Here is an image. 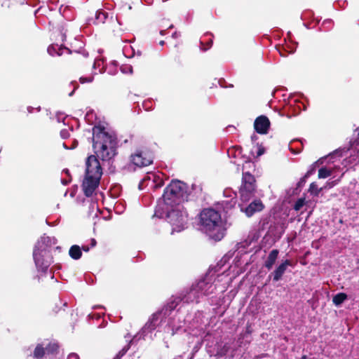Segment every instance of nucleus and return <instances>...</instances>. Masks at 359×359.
<instances>
[{"label":"nucleus","instance_id":"obj_1","mask_svg":"<svg viewBox=\"0 0 359 359\" xmlns=\"http://www.w3.org/2000/svg\"><path fill=\"white\" fill-rule=\"evenodd\" d=\"M187 193V185L180 180H172L165 188L163 198L158 201L154 217H165L172 226V231L180 232L185 229L187 213L180 203Z\"/></svg>","mask_w":359,"mask_h":359},{"label":"nucleus","instance_id":"obj_2","mask_svg":"<svg viewBox=\"0 0 359 359\" xmlns=\"http://www.w3.org/2000/svg\"><path fill=\"white\" fill-rule=\"evenodd\" d=\"M199 228L210 239L215 241H221L225 234L221 215L213 208H205L201 212Z\"/></svg>","mask_w":359,"mask_h":359},{"label":"nucleus","instance_id":"obj_3","mask_svg":"<svg viewBox=\"0 0 359 359\" xmlns=\"http://www.w3.org/2000/svg\"><path fill=\"white\" fill-rule=\"evenodd\" d=\"M57 243L55 237L43 236L36 243L33 250V259L39 272L46 273L51 263L53 257L50 254V248Z\"/></svg>","mask_w":359,"mask_h":359},{"label":"nucleus","instance_id":"obj_4","mask_svg":"<svg viewBox=\"0 0 359 359\" xmlns=\"http://www.w3.org/2000/svg\"><path fill=\"white\" fill-rule=\"evenodd\" d=\"M86 173L82 184L84 194L91 196L98 187L102 175V169L97 157L94 155L89 156L86 161Z\"/></svg>","mask_w":359,"mask_h":359},{"label":"nucleus","instance_id":"obj_5","mask_svg":"<svg viewBox=\"0 0 359 359\" xmlns=\"http://www.w3.org/2000/svg\"><path fill=\"white\" fill-rule=\"evenodd\" d=\"M93 149L102 161H109L116 154V138L103 130H94Z\"/></svg>","mask_w":359,"mask_h":359},{"label":"nucleus","instance_id":"obj_6","mask_svg":"<svg viewBox=\"0 0 359 359\" xmlns=\"http://www.w3.org/2000/svg\"><path fill=\"white\" fill-rule=\"evenodd\" d=\"M215 288L212 276L207 274L203 280L192 287L188 294L183 297L182 301L187 303L197 301L201 296L212 294Z\"/></svg>","mask_w":359,"mask_h":359},{"label":"nucleus","instance_id":"obj_7","mask_svg":"<svg viewBox=\"0 0 359 359\" xmlns=\"http://www.w3.org/2000/svg\"><path fill=\"white\" fill-rule=\"evenodd\" d=\"M255 180L253 175L249 172L243 175V183L240 189L241 199L243 202H248L253 196L255 189Z\"/></svg>","mask_w":359,"mask_h":359},{"label":"nucleus","instance_id":"obj_8","mask_svg":"<svg viewBox=\"0 0 359 359\" xmlns=\"http://www.w3.org/2000/svg\"><path fill=\"white\" fill-rule=\"evenodd\" d=\"M184 314L181 311H177L176 314L169 319L167 325L164 328L165 333L170 336H173L175 334L183 327L185 324V319Z\"/></svg>","mask_w":359,"mask_h":359},{"label":"nucleus","instance_id":"obj_9","mask_svg":"<svg viewBox=\"0 0 359 359\" xmlns=\"http://www.w3.org/2000/svg\"><path fill=\"white\" fill-rule=\"evenodd\" d=\"M179 302L178 298L169 303L161 312L156 313L153 315L152 319L150 322L147 323L142 329V332H151L156 328V321L161 318L162 316H165L168 312L173 311Z\"/></svg>","mask_w":359,"mask_h":359},{"label":"nucleus","instance_id":"obj_10","mask_svg":"<svg viewBox=\"0 0 359 359\" xmlns=\"http://www.w3.org/2000/svg\"><path fill=\"white\" fill-rule=\"evenodd\" d=\"M131 161L136 166L144 167L150 165L153 161V158L147 152L137 151L131 155Z\"/></svg>","mask_w":359,"mask_h":359},{"label":"nucleus","instance_id":"obj_11","mask_svg":"<svg viewBox=\"0 0 359 359\" xmlns=\"http://www.w3.org/2000/svg\"><path fill=\"white\" fill-rule=\"evenodd\" d=\"M255 130L259 134H266L270 127V121L265 116H258L254 123Z\"/></svg>","mask_w":359,"mask_h":359},{"label":"nucleus","instance_id":"obj_12","mask_svg":"<svg viewBox=\"0 0 359 359\" xmlns=\"http://www.w3.org/2000/svg\"><path fill=\"white\" fill-rule=\"evenodd\" d=\"M263 208L264 205L262 201L260 200H255L245 208L241 206V210L244 212L248 217H251L256 212L261 211L263 209Z\"/></svg>","mask_w":359,"mask_h":359},{"label":"nucleus","instance_id":"obj_13","mask_svg":"<svg viewBox=\"0 0 359 359\" xmlns=\"http://www.w3.org/2000/svg\"><path fill=\"white\" fill-rule=\"evenodd\" d=\"M292 262L290 260L286 259L283 262H282L273 271V280L274 281H278L281 279L283 275L285 273L287 270V266H291Z\"/></svg>","mask_w":359,"mask_h":359},{"label":"nucleus","instance_id":"obj_14","mask_svg":"<svg viewBox=\"0 0 359 359\" xmlns=\"http://www.w3.org/2000/svg\"><path fill=\"white\" fill-rule=\"evenodd\" d=\"M156 179V173L154 172H148L147 175L142 179V180L139 184V189H143L146 187L152 188L153 184H154Z\"/></svg>","mask_w":359,"mask_h":359},{"label":"nucleus","instance_id":"obj_15","mask_svg":"<svg viewBox=\"0 0 359 359\" xmlns=\"http://www.w3.org/2000/svg\"><path fill=\"white\" fill-rule=\"evenodd\" d=\"M65 50H68V49L63 48L62 46H59L58 44H52L48 46L47 51L51 56L55 55H61L63 54Z\"/></svg>","mask_w":359,"mask_h":359},{"label":"nucleus","instance_id":"obj_16","mask_svg":"<svg viewBox=\"0 0 359 359\" xmlns=\"http://www.w3.org/2000/svg\"><path fill=\"white\" fill-rule=\"evenodd\" d=\"M278 253L279 252L278 250H273L270 252L264 264L268 269H271L273 267L278 258Z\"/></svg>","mask_w":359,"mask_h":359},{"label":"nucleus","instance_id":"obj_17","mask_svg":"<svg viewBox=\"0 0 359 359\" xmlns=\"http://www.w3.org/2000/svg\"><path fill=\"white\" fill-rule=\"evenodd\" d=\"M69 256L74 259H79L82 255L81 250L79 245H72L69 251Z\"/></svg>","mask_w":359,"mask_h":359},{"label":"nucleus","instance_id":"obj_18","mask_svg":"<svg viewBox=\"0 0 359 359\" xmlns=\"http://www.w3.org/2000/svg\"><path fill=\"white\" fill-rule=\"evenodd\" d=\"M236 204V199L235 196L231 197L230 199H226L222 201V205L223 206L224 210L226 212L233 208Z\"/></svg>","mask_w":359,"mask_h":359},{"label":"nucleus","instance_id":"obj_19","mask_svg":"<svg viewBox=\"0 0 359 359\" xmlns=\"http://www.w3.org/2000/svg\"><path fill=\"white\" fill-rule=\"evenodd\" d=\"M346 299V294L344 292H340L333 297L332 302L335 306H338L341 305Z\"/></svg>","mask_w":359,"mask_h":359},{"label":"nucleus","instance_id":"obj_20","mask_svg":"<svg viewBox=\"0 0 359 359\" xmlns=\"http://www.w3.org/2000/svg\"><path fill=\"white\" fill-rule=\"evenodd\" d=\"M332 174V170L326 168H321L318 170V177L320 179H324L329 176H330Z\"/></svg>","mask_w":359,"mask_h":359},{"label":"nucleus","instance_id":"obj_21","mask_svg":"<svg viewBox=\"0 0 359 359\" xmlns=\"http://www.w3.org/2000/svg\"><path fill=\"white\" fill-rule=\"evenodd\" d=\"M44 348L41 344H39L34 349V357L36 358H40L44 355Z\"/></svg>","mask_w":359,"mask_h":359},{"label":"nucleus","instance_id":"obj_22","mask_svg":"<svg viewBox=\"0 0 359 359\" xmlns=\"http://www.w3.org/2000/svg\"><path fill=\"white\" fill-rule=\"evenodd\" d=\"M292 102H294V104H295V107H294V111H296V110H297V109L298 110H300V109H302V107H303V109H306V106H305V104H304L303 102H300V101L297 100V99H295V98H292V99L290 100V105H292Z\"/></svg>","mask_w":359,"mask_h":359},{"label":"nucleus","instance_id":"obj_23","mask_svg":"<svg viewBox=\"0 0 359 359\" xmlns=\"http://www.w3.org/2000/svg\"><path fill=\"white\" fill-rule=\"evenodd\" d=\"M95 18L98 22L104 23L107 18V14L103 11H97L96 12Z\"/></svg>","mask_w":359,"mask_h":359},{"label":"nucleus","instance_id":"obj_24","mask_svg":"<svg viewBox=\"0 0 359 359\" xmlns=\"http://www.w3.org/2000/svg\"><path fill=\"white\" fill-rule=\"evenodd\" d=\"M321 190L322 189H318V185L315 182L310 184L309 191L311 194L318 196Z\"/></svg>","mask_w":359,"mask_h":359},{"label":"nucleus","instance_id":"obj_25","mask_svg":"<svg viewBox=\"0 0 359 359\" xmlns=\"http://www.w3.org/2000/svg\"><path fill=\"white\" fill-rule=\"evenodd\" d=\"M154 184L152 186V189H157L163 185V181L162 180V177L161 175L156 174V179H155Z\"/></svg>","mask_w":359,"mask_h":359},{"label":"nucleus","instance_id":"obj_26","mask_svg":"<svg viewBox=\"0 0 359 359\" xmlns=\"http://www.w3.org/2000/svg\"><path fill=\"white\" fill-rule=\"evenodd\" d=\"M101 66L102 67L99 69V72H102V71H104V61L100 59L95 60L93 64V69H97V67H100ZM104 71L107 70L104 69Z\"/></svg>","mask_w":359,"mask_h":359},{"label":"nucleus","instance_id":"obj_27","mask_svg":"<svg viewBox=\"0 0 359 359\" xmlns=\"http://www.w3.org/2000/svg\"><path fill=\"white\" fill-rule=\"evenodd\" d=\"M121 71L123 74H132L133 67L130 65H123L121 67Z\"/></svg>","mask_w":359,"mask_h":359},{"label":"nucleus","instance_id":"obj_28","mask_svg":"<svg viewBox=\"0 0 359 359\" xmlns=\"http://www.w3.org/2000/svg\"><path fill=\"white\" fill-rule=\"evenodd\" d=\"M79 81L81 83H91L93 81V76L90 75L88 76H81L79 79Z\"/></svg>","mask_w":359,"mask_h":359},{"label":"nucleus","instance_id":"obj_29","mask_svg":"<svg viewBox=\"0 0 359 359\" xmlns=\"http://www.w3.org/2000/svg\"><path fill=\"white\" fill-rule=\"evenodd\" d=\"M304 205V199L299 198L295 203L294 208L296 210H299L303 207Z\"/></svg>","mask_w":359,"mask_h":359},{"label":"nucleus","instance_id":"obj_30","mask_svg":"<svg viewBox=\"0 0 359 359\" xmlns=\"http://www.w3.org/2000/svg\"><path fill=\"white\" fill-rule=\"evenodd\" d=\"M229 346L227 344H225L220 350L217 351V355L220 356H224L227 354Z\"/></svg>","mask_w":359,"mask_h":359},{"label":"nucleus","instance_id":"obj_31","mask_svg":"<svg viewBox=\"0 0 359 359\" xmlns=\"http://www.w3.org/2000/svg\"><path fill=\"white\" fill-rule=\"evenodd\" d=\"M60 135L63 139H66L69 136V131L67 130H62L60 132Z\"/></svg>","mask_w":359,"mask_h":359},{"label":"nucleus","instance_id":"obj_32","mask_svg":"<svg viewBox=\"0 0 359 359\" xmlns=\"http://www.w3.org/2000/svg\"><path fill=\"white\" fill-rule=\"evenodd\" d=\"M78 144V142L76 140H74L73 143H72V145L71 147H69L66 144V143H63V146L66 149H74L75 148Z\"/></svg>","mask_w":359,"mask_h":359},{"label":"nucleus","instance_id":"obj_33","mask_svg":"<svg viewBox=\"0 0 359 359\" xmlns=\"http://www.w3.org/2000/svg\"><path fill=\"white\" fill-rule=\"evenodd\" d=\"M337 155H339V156H342L341 150H336V151H334L333 152V154H330V156L331 158H332V157L334 156H337Z\"/></svg>","mask_w":359,"mask_h":359},{"label":"nucleus","instance_id":"obj_34","mask_svg":"<svg viewBox=\"0 0 359 359\" xmlns=\"http://www.w3.org/2000/svg\"><path fill=\"white\" fill-rule=\"evenodd\" d=\"M67 359H79V357L77 354L72 353L68 355Z\"/></svg>","mask_w":359,"mask_h":359},{"label":"nucleus","instance_id":"obj_35","mask_svg":"<svg viewBox=\"0 0 359 359\" xmlns=\"http://www.w3.org/2000/svg\"><path fill=\"white\" fill-rule=\"evenodd\" d=\"M337 184V181L328 182L325 187L331 188Z\"/></svg>","mask_w":359,"mask_h":359},{"label":"nucleus","instance_id":"obj_36","mask_svg":"<svg viewBox=\"0 0 359 359\" xmlns=\"http://www.w3.org/2000/svg\"><path fill=\"white\" fill-rule=\"evenodd\" d=\"M264 151L263 148H259L257 156H259L264 154Z\"/></svg>","mask_w":359,"mask_h":359},{"label":"nucleus","instance_id":"obj_37","mask_svg":"<svg viewBox=\"0 0 359 359\" xmlns=\"http://www.w3.org/2000/svg\"><path fill=\"white\" fill-rule=\"evenodd\" d=\"M69 182H70V179H68V180L62 179V183L65 185H67Z\"/></svg>","mask_w":359,"mask_h":359},{"label":"nucleus","instance_id":"obj_38","mask_svg":"<svg viewBox=\"0 0 359 359\" xmlns=\"http://www.w3.org/2000/svg\"><path fill=\"white\" fill-rule=\"evenodd\" d=\"M128 346L127 348H123V350H122V355L127 352V351L128 350Z\"/></svg>","mask_w":359,"mask_h":359},{"label":"nucleus","instance_id":"obj_39","mask_svg":"<svg viewBox=\"0 0 359 359\" xmlns=\"http://www.w3.org/2000/svg\"><path fill=\"white\" fill-rule=\"evenodd\" d=\"M251 139L252 141H255L257 140V135H252Z\"/></svg>","mask_w":359,"mask_h":359},{"label":"nucleus","instance_id":"obj_40","mask_svg":"<svg viewBox=\"0 0 359 359\" xmlns=\"http://www.w3.org/2000/svg\"><path fill=\"white\" fill-rule=\"evenodd\" d=\"M82 249H83V250H84L86 252H88L89 250V248L86 246H83Z\"/></svg>","mask_w":359,"mask_h":359},{"label":"nucleus","instance_id":"obj_41","mask_svg":"<svg viewBox=\"0 0 359 359\" xmlns=\"http://www.w3.org/2000/svg\"><path fill=\"white\" fill-rule=\"evenodd\" d=\"M212 43V41L210 39L209 41V46L208 48H205L204 50H207L211 46Z\"/></svg>","mask_w":359,"mask_h":359},{"label":"nucleus","instance_id":"obj_42","mask_svg":"<svg viewBox=\"0 0 359 359\" xmlns=\"http://www.w3.org/2000/svg\"><path fill=\"white\" fill-rule=\"evenodd\" d=\"M95 243H96L94 239H93V240H92V246H93H93H95Z\"/></svg>","mask_w":359,"mask_h":359},{"label":"nucleus","instance_id":"obj_43","mask_svg":"<svg viewBox=\"0 0 359 359\" xmlns=\"http://www.w3.org/2000/svg\"><path fill=\"white\" fill-rule=\"evenodd\" d=\"M178 36V34H177V32H175L173 34H172V37L174 38H176Z\"/></svg>","mask_w":359,"mask_h":359},{"label":"nucleus","instance_id":"obj_44","mask_svg":"<svg viewBox=\"0 0 359 359\" xmlns=\"http://www.w3.org/2000/svg\"><path fill=\"white\" fill-rule=\"evenodd\" d=\"M57 348V346L55 344H53V349H52V351L55 350Z\"/></svg>","mask_w":359,"mask_h":359},{"label":"nucleus","instance_id":"obj_45","mask_svg":"<svg viewBox=\"0 0 359 359\" xmlns=\"http://www.w3.org/2000/svg\"><path fill=\"white\" fill-rule=\"evenodd\" d=\"M64 172H65L67 175H69V170H64Z\"/></svg>","mask_w":359,"mask_h":359},{"label":"nucleus","instance_id":"obj_46","mask_svg":"<svg viewBox=\"0 0 359 359\" xmlns=\"http://www.w3.org/2000/svg\"><path fill=\"white\" fill-rule=\"evenodd\" d=\"M118 206H119V204H116V206H115V208H116V211H118Z\"/></svg>","mask_w":359,"mask_h":359},{"label":"nucleus","instance_id":"obj_47","mask_svg":"<svg viewBox=\"0 0 359 359\" xmlns=\"http://www.w3.org/2000/svg\"><path fill=\"white\" fill-rule=\"evenodd\" d=\"M163 44H164V41H160V45H161V46H163Z\"/></svg>","mask_w":359,"mask_h":359},{"label":"nucleus","instance_id":"obj_48","mask_svg":"<svg viewBox=\"0 0 359 359\" xmlns=\"http://www.w3.org/2000/svg\"><path fill=\"white\" fill-rule=\"evenodd\" d=\"M164 32H165V31H164V30H161V35H163V34H164Z\"/></svg>","mask_w":359,"mask_h":359},{"label":"nucleus","instance_id":"obj_49","mask_svg":"<svg viewBox=\"0 0 359 359\" xmlns=\"http://www.w3.org/2000/svg\"><path fill=\"white\" fill-rule=\"evenodd\" d=\"M325 23H329V24H331V21H330V20H327V22H325Z\"/></svg>","mask_w":359,"mask_h":359},{"label":"nucleus","instance_id":"obj_50","mask_svg":"<svg viewBox=\"0 0 359 359\" xmlns=\"http://www.w3.org/2000/svg\"><path fill=\"white\" fill-rule=\"evenodd\" d=\"M74 91H72V93H69V95L72 96V94H73Z\"/></svg>","mask_w":359,"mask_h":359}]
</instances>
